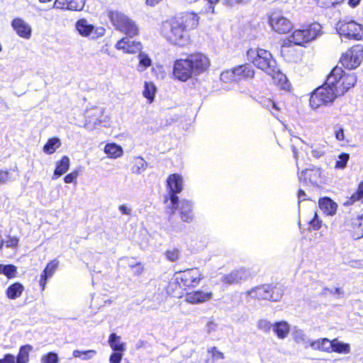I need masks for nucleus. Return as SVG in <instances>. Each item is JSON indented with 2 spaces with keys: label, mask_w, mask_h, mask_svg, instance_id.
Listing matches in <instances>:
<instances>
[{
  "label": "nucleus",
  "mask_w": 363,
  "mask_h": 363,
  "mask_svg": "<svg viewBox=\"0 0 363 363\" xmlns=\"http://www.w3.org/2000/svg\"><path fill=\"white\" fill-rule=\"evenodd\" d=\"M200 18L194 11H184L166 21L163 35L167 41L178 47H185L191 43L189 31L196 28Z\"/></svg>",
  "instance_id": "f257e3e1"
},
{
  "label": "nucleus",
  "mask_w": 363,
  "mask_h": 363,
  "mask_svg": "<svg viewBox=\"0 0 363 363\" xmlns=\"http://www.w3.org/2000/svg\"><path fill=\"white\" fill-rule=\"evenodd\" d=\"M210 67V60L202 52H194L186 55L185 58L174 61L172 74L174 78L186 82L194 74L198 75L207 71Z\"/></svg>",
  "instance_id": "f03ea898"
},
{
  "label": "nucleus",
  "mask_w": 363,
  "mask_h": 363,
  "mask_svg": "<svg viewBox=\"0 0 363 363\" xmlns=\"http://www.w3.org/2000/svg\"><path fill=\"white\" fill-rule=\"evenodd\" d=\"M204 277L197 267L177 272L166 286L167 294L173 298H180L184 292L198 286Z\"/></svg>",
  "instance_id": "7ed1b4c3"
},
{
  "label": "nucleus",
  "mask_w": 363,
  "mask_h": 363,
  "mask_svg": "<svg viewBox=\"0 0 363 363\" xmlns=\"http://www.w3.org/2000/svg\"><path fill=\"white\" fill-rule=\"evenodd\" d=\"M357 83V76L346 72L341 67H334L326 79V84L330 86L339 96H343Z\"/></svg>",
  "instance_id": "20e7f679"
},
{
  "label": "nucleus",
  "mask_w": 363,
  "mask_h": 363,
  "mask_svg": "<svg viewBox=\"0 0 363 363\" xmlns=\"http://www.w3.org/2000/svg\"><path fill=\"white\" fill-rule=\"evenodd\" d=\"M323 33L322 26L313 21L310 23L301 25L300 28L294 29L289 35V39L294 45L306 47L308 43L315 40Z\"/></svg>",
  "instance_id": "39448f33"
},
{
  "label": "nucleus",
  "mask_w": 363,
  "mask_h": 363,
  "mask_svg": "<svg viewBox=\"0 0 363 363\" xmlns=\"http://www.w3.org/2000/svg\"><path fill=\"white\" fill-rule=\"evenodd\" d=\"M168 193L164 196V203H167L166 212L169 216H173L178 207L179 196L177 195L183 189V179L179 174H169L167 179Z\"/></svg>",
  "instance_id": "423d86ee"
},
{
  "label": "nucleus",
  "mask_w": 363,
  "mask_h": 363,
  "mask_svg": "<svg viewBox=\"0 0 363 363\" xmlns=\"http://www.w3.org/2000/svg\"><path fill=\"white\" fill-rule=\"evenodd\" d=\"M247 57L250 63L266 73L274 68L277 64L272 53L262 48H250L247 51Z\"/></svg>",
  "instance_id": "0eeeda50"
},
{
  "label": "nucleus",
  "mask_w": 363,
  "mask_h": 363,
  "mask_svg": "<svg viewBox=\"0 0 363 363\" xmlns=\"http://www.w3.org/2000/svg\"><path fill=\"white\" fill-rule=\"evenodd\" d=\"M108 18L115 28L126 35L133 38L139 35L136 23L125 13L118 11H111Z\"/></svg>",
  "instance_id": "6e6552de"
},
{
  "label": "nucleus",
  "mask_w": 363,
  "mask_h": 363,
  "mask_svg": "<svg viewBox=\"0 0 363 363\" xmlns=\"http://www.w3.org/2000/svg\"><path fill=\"white\" fill-rule=\"evenodd\" d=\"M336 29L340 36L347 39L363 40V24L352 18L340 19L336 24Z\"/></svg>",
  "instance_id": "1a4fd4ad"
},
{
  "label": "nucleus",
  "mask_w": 363,
  "mask_h": 363,
  "mask_svg": "<svg viewBox=\"0 0 363 363\" xmlns=\"http://www.w3.org/2000/svg\"><path fill=\"white\" fill-rule=\"evenodd\" d=\"M337 97V93L325 83L316 88L311 94L309 103L312 108L316 109L332 104Z\"/></svg>",
  "instance_id": "9d476101"
},
{
  "label": "nucleus",
  "mask_w": 363,
  "mask_h": 363,
  "mask_svg": "<svg viewBox=\"0 0 363 363\" xmlns=\"http://www.w3.org/2000/svg\"><path fill=\"white\" fill-rule=\"evenodd\" d=\"M247 294L258 300L279 301L283 296V291L277 285L265 284L251 289Z\"/></svg>",
  "instance_id": "9b49d317"
},
{
  "label": "nucleus",
  "mask_w": 363,
  "mask_h": 363,
  "mask_svg": "<svg viewBox=\"0 0 363 363\" xmlns=\"http://www.w3.org/2000/svg\"><path fill=\"white\" fill-rule=\"evenodd\" d=\"M255 71L249 63L238 65L234 68L221 73V80L225 82H238L254 77Z\"/></svg>",
  "instance_id": "f8f14e48"
},
{
  "label": "nucleus",
  "mask_w": 363,
  "mask_h": 363,
  "mask_svg": "<svg viewBox=\"0 0 363 363\" xmlns=\"http://www.w3.org/2000/svg\"><path fill=\"white\" fill-rule=\"evenodd\" d=\"M362 59L363 46L357 44L352 46L342 54L340 62L346 69H353L359 66Z\"/></svg>",
  "instance_id": "ddd939ff"
},
{
  "label": "nucleus",
  "mask_w": 363,
  "mask_h": 363,
  "mask_svg": "<svg viewBox=\"0 0 363 363\" xmlns=\"http://www.w3.org/2000/svg\"><path fill=\"white\" fill-rule=\"evenodd\" d=\"M267 22L274 32L281 35L289 33L293 28L291 21L277 11L270 13Z\"/></svg>",
  "instance_id": "4468645a"
},
{
  "label": "nucleus",
  "mask_w": 363,
  "mask_h": 363,
  "mask_svg": "<svg viewBox=\"0 0 363 363\" xmlns=\"http://www.w3.org/2000/svg\"><path fill=\"white\" fill-rule=\"evenodd\" d=\"M75 28L83 37H89L93 33H96L93 38H98L104 35L105 29L103 28H96L92 24H89L86 18H80L75 23Z\"/></svg>",
  "instance_id": "2eb2a0df"
},
{
  "label": "nucleus",
  "mask_w": 363,
  "mask_h": 363,
  "mask_svg": "<svg viewBox=\"0 0 363 363\" xmlns=\"http://www.w3.org/2000/svg\"><path fill=\"white\" fill-rule=\"evenodd\" d=\"M291 40L289 38L288 42H284L281 46V56L288 62H296L301 60L302 54L295 48Z\"/></svg>",
  "instance_id": "dca6fc26"
},
{
  "label": "nucleus",
  "mask_w": 363,
  "mask_h": 363,
  "mask_svg": "<svg viewBox=\"0 0 363 363\" xmlns=\"http://www.w3.org/2000/svg\"><path fill=\"white\" fill-rule=\"evenodd\" d=\"M184 301L190 304H200L210 301L213 298L211 291H204L201 289L184 292Z\"/></svg>",
  "instance_id": "f3484780"
},
{
  "label": "nucleus",
  "mask_w": 363,
  "mask_h": 363,
  "mask_svg": "<svg viewBox=\"0 0 363 363\" xmlns=\"http://www.w3.org/2000/svg\"><path fill=\"white\" fill-rule=\"evenodd\" d=\"M115 47L117 50H122L124 53L127 54H136L143 49L140 42L130 40L127 37H123L119 40L116 43Z\"/></svg>",
  "instance_id": "a211bd4d"
},
{
  "label": "nucleus",
  "mask_w": 363,
  "mask_h": 363,
  "mask_svg": "<svg viewBox=\"0 0 363 363\" xmlns=\"http://www.w3.org/2000/svg\"><path fill=\"white\" fill-rule=\"evenodd\" d=\"M86 0H55L53 7L60 10L80 11L84 9Z\"/></svg>",
  "instance_id": "6ab92c4d"
},
{
  "label": "nucleus",
  "mask_w": 363,
  "mask_h": 363,
  "mask_svg": "<svg viewBox=\"0 0 363 363\" xmlns=\"http://www.w3.org/2000/svg\"><path fill=\"white\" fill-rule=\"evenodd\" d=\"M267 74L271 76L274 83L281 89H290V83L285 74L279 68L277 63L274 65V68L271 69Z\"/></svg>",
  "instance_id": "aec40b11"
},
{
  "label": "nucleus",
  "mask_w": 363,
  "mask_h": 363,
  "mask_svg": "<svg viewBox=\"0 0 363 363\" xmlns=\"http://www.w3.org/2000/svg\"><path fill=\"white\" fill-rule=\"evenodd\" d=\"M247 277V272L246 269L240 268L223 276L221 281L226 286L234 285L240 283L242 280L245 279Z\"/></svg>",
  "instance_id": "412c9836"
},
{
  "label": "nucleus",
  "mask_w": 363,
  "mask_h": 363,
  "mask_svg": "<svg viewBox=\"0 0 363 363\" xmlns=\"http://www.w3.org/2000/svg\"><path fill=\"white\" fill-rule=\"evenodd\" d=\"M177 210H178L179 217L183 222L190 223L193 220V203L191 201L187 199L179 201Z\"/></svg>",
  "instance_id": "4be33fe9"
},
{
  "label": "nucleus",
  "mask_w": 363,
  "mask_h": 363,
  "mask_svg": "<svg viewBox=\"0 0 363 363\" xmlns=\"http://www.w3.org/2000/svg\"><path fill=\"white\" fill-rule=\"evenodd\" d=\"M101 117L102 111L97 108L86 110L84 114V127L94 128L102 122Z\"/></svg>",
  "instance_id": "5701e85b"
},
{
  "label": "nucleus",
  "mask_w": 363,
  "mask_h": 363,
  "mask_svg": "<svg viewBox=\"0 0 363 363\" xmlns=\"http://www.w3.org/2000/svg\"><path fill=\"white\" fill-rule=\"evenodd\" d=\"M347 230L352 237L359 239L363 237V213L352 218L347 223Z\"/></svg>",
  "instance_id": "b1692460"
},
{
  "label": "nucleus",
  "mask_w": 363,
  "mask_h": 363,
  "mask_svg": "<svg viewBox=\"0 0 363 363\" xmlns=\"http://www.w3.org/2000/svg\"><path fill=\"white\" fill-rule=\"evenodd\" d=\"M59 265L57 259H55L48 262L40 274L39 279V285L40 286L41 291H43L45 289L47 280L50 278L57 270Z\"/></svg>",
  "instance_id": "393cba45"
},
{
  "label": "nucleus",
  "mask_w": 363,
  "mask_h": 363,
  "mask_svg": "<svg viewBox=\"0 0 363 363\" xmlns=\"http://www.w3.org/2000/svg\"><path fill=\"white\" fill-rule=\"evenodd\" d=\"M11 26L18 35L28 39L31 36V27L22 18H15L11 21Z\"/></svg>",
  "instance_id": "a878e982"
},
{
  "label": "nucleus",
  "mask_w": 363,
  "mask_h": 363,
  "mask_svg": "<svg viewBox=\"0 0 363 363\" xmlns=\"http://www.w3.org/2000/svg\"><path fill=\"white\" fill-rule=\"evenodd\" d=\"M319 208L328 216H333L336 213L337 204L329 197H323L318 201Z\"/></svg>",
  "instance_id": "bb28decb"
},
{
  "label": "nucleus",
  "mask_w": 363,
  "mask_h": 363,
  "mask_svg": "<svg viewBox=\"0 0 363 363\" xmlns=\"http://www.w3.org/2000/svg\"><path fill=\"white\" fill-rule=\"evenodd\" d=\"M69 158L67 155H64L56 162V167L52 176V179H57L64 174H65L69 168Z\"/></svg>",
  "instance_id": "cd10ccee"
},
{
  "label": "nucleus",
  "mask_w": 363,
  "mask_h": 363,
  "mask_svg": "<svg viewBox=\"0 0 363 363\" xmlns=\"http://www.w3.org/2000/svg\"><path fill=\"white\" fill-rule=\"evenodd\" d=\"M361 201L363 203V181H361L356 190L350 196H347L343 203L345 206H350Z\"/></svg>",
  "instance_id": "c85d7f7f"
},
{
  "label": "nucleus",
  "mask_w": 363,
  "mask_h": 363,
  "mask_svg": "<svg viewBox=\"0 0 363 363\" xmlns=\"http://www.w3.org/2000/svg\"><path fill=\"white\" fill-rule=\"evenodd\" d=\"M259 102L262 106L269 110L270 112L276 116L279 115L281 110V107L277 102L266 96H259Z\"/></svg>",
  "instance_id": "c756f323"
},
{
  "label": "nucleus",
  "mask_w": 363,
  "mask_h": 363,
  "mask_svg": "<svg viewBox=\"0 0 363 363\" xmlns=\"http://www.w3.org/2000/svg\"><path fill=\"white\" fill-rule=\"evenodd\" d=\"M290 325L285 321H277L273 324V330L278 338L284 339L286 338L290 332Z\"/></svg>",
  "instance_id": "7c9ffc66"
},
{
  "label": "nucleus",
  "mask_w": 363,
  "mask_h": 363,
  "mask_svg": "<svg viewBox=\"0 0 363 363\" xmlns=\"http://www.w3.org/2000/svg\"><path fill=\"white\" fill-rule=\"evenodd\" d=\"M24 291L23 285L18 282H14L9 285L6 290V295L8 298L13 300L19 298Z\"/></svg>",
  "instance_id": "2f4dec72"
},
{
  "label": "nucleus",
  "mask_w": 363,
  "mask_h": 363,
  "mask_svg": "<svg viewBox=\"0 0 363 363\" xmlns=\"http://www.w3.org/2000/svg\"><path fill=\"white\" fill-rule=\"evenodd\" d=\"M311 346L314 349L321 352L331 353L332 350V340L323 337L313 341Z\"/></svg>",
  "instance_id": "473e14b6"
},
{
  "label": "nucleus",
  "mask_w": 363,
  "mask_h": 363,
  "mask_svg": "<svg viewBox=\"0 0 363 363\" xmlns=\"http://www.w3.org/2000/svg\"><path fill=\"white\" fill-rule=\"evenodd\" d=\"M104 151L107 155L108 157L111 159L118 158L123 154L121 146L114 143H107L104 147Z\"/></svg>",
  "instance_id": "72a5a7b5"
},
{
  "label": "nucleus",
  "mask_w": 363,
  "mask_h": 363,
  "mask_svg": "<svg viewBox=\"0 0 363 363\" xmlns=\"http://www.w3.org/2000/svg\"><path fill=\"white\" fill-rule=\"evenodd\" d=\"M351 347L349 343L339 341L337 338L332 340V352L347 354L350 352Z\"/></svg>",
  "instance_id": "f704fd0d"
},
{
  "label": "nucleus",
  "mask_w": 363,
  "mask_h": 363,
  "mask_svg": "<svg viewBox=\"0 0 363 363\" xmlns=\"http://www.w3.org/2000/svg\"><path fill=\"white\" fill-rule=\"evenodd\" d=\"M207 353L210 358L207 359L205 363H214L216 362L224 360L225 354L220 351L216 346L211 347L207 350Z\"/></svg>",
  "instance_id": "c9c22d12"
},
{
  "label": "nucleus",
  "mask_w": 363,
  "mask_h": 363,
  "mask_svg": "<svg viewBox=\"0 0 363 363\" xmlns=\"http://www.w3.org/2000/svg\"><path fill=\"white\" fill-rule=\"evenodd\" d=\"M108 343L113 351L124 352L125 350V343L122 342L121 337L116 333H111L108 337Z\"/></svg>",
  "instance_id": "e433bc0d"
},
{
  "label": "nucleus",
  "mask_w": 363,
  "mask_h": 363,
  "mask_svg": "<svg viewBox=\"0 0 363 363\" xmlns=\"http://www.w3.org/2000/svg\"><path fill=\"white\" fill-rule=\"evenodd\" d=\"M61 141L58 138H50L44 145L43 150L45 154H53L61 146Z\"/></svg>",
  "instance_id": "4c0bfd02"
},
{
  "label": "nucleus",
  "mask_w": 363,
  "mask_h": 363,
  "mask_svg": "<svg viewBox=\"0 0 363 363\" xmlns=\"http://www.w3.org/2000/svg\"><path fill=\"white\" fill-rule=\"evenodd\" d=\"M33 347L30 345H25L19 348V351L16 357V363H28L30 359V352Z\"/></svg>",
  "instance_id": "58836bf2"
},
{
  "label": "nucleus",
  "mask_w": 363,
  "mask_h": 363,
  "mask_svg": "<svg viewBox=\"0 0 363 363\" xmlns=\"http://www.w3.org/2000/svg\"><path fill=\"white\" fill-rule=\"evenodd\" d=\"M147 167V162L141 157H136L132 161L131 172L140 174L143 172Z\"/></svg>",
  "instance_id": "ea45409f"
},
{
  "label": "nucleus",
  "mask_w": 363,
  "mask_h": 363,
  "mask_svg": "<svg viewBox=\"0 0 363 363\" xmlns=\"http://www.w3.org/2000/svg\"><path fill=\"white\" fill-rule=\"evenodd\" d=\"M17 172V167L0 169V184H6L13 180L15 177L14 173Z\"/></svg>",
  "instance_id": "a19ab883"
},
{
  "label": "nucleus",
  "mask_w": 363,
  "mask_h": 363,
  "mask_svg": "<svg viewBox=\"0 0 363 363\" xmlns=\"http://www.w3.org/2000/svg\"><path fill=\"white\" fill-rule=\"evenodd\" d=\"M0 274L5 275L9 279L15 278L17 274V267L12 264H0Z\"/></svg>",
  "instance_id": "79ce46f5"
},
{
  "label": "nucleus",
  "mask_w": 363,
  "mask_h": 363,
  "mask_svg": "<svg viewBox=\"0 0 363 363\" xmlns=\"http://www.w3.org/2000/svg\"><path fill=\"white\" fill-rule=\"evenodd\" d=\"M155 92L156 88L153 83L147 82H145L143 95L145 99H147L148 103L151 104L153 102Z\"/></svg>",
  "instance_id": "37998d69"
},
{
  "label": "nucleus",
  "mask_w": 363,
  "mask_h": 363,
  "mask_svg": "<svg viewBox=\"0 0 363 363\" xmlns=\"http://www.w3.org/2000/svg\"><path fill=\"white\" fill-rule=\"evenodd\" d=\"M164 255L167 260L171 262H175L180 259L181 251L177 247H173L171 249H167L164 252Z\"/></svg>",
  "instance_id": "c03bdc74"
},
{
  "label": "nucleus",
  "mask_w": 363,
  "mask_h": 363,
  "mask_svg": "<svg viewBox=\"0 0 363 363\" xmlns=\"http://www.w3.org/2000/svg\"><path fill=\"white\" fill-rule=\"evenodd\" d=\"M96 354V352L94 350H89L85 351H81L75 350L72 352V355L75 358H81L84 360L91 359L94 355Z\"/></svg>",
  "instance_id": "a18cd8bd"
},
{
  "label": "nucleus",
  "mask_w": 363,
  "mask_h": 363,
  "mask_svg": "<svg viewBox=\"0 0 363 363\" xmlns=\"http://www.w3.org/2000/svg\"><path fill=\"white\" fill-rule=\"evenodd\" d=\"M350 154L346 152H342L337 157V160L335 162V167L337 169H345L350 160Z\"/></svg>",
  "instance_id": "49530a36"
},
{
  "label": "nucleus",
  "mask_w": 363,
  "mask_h": 363,
  "mask_svg": "<svg viewBox=\"0 0 363 363\" xmlns=\"http://www.w3.org/2000/svg\"><path fill=\"white\" fill-rule=\"evenodd\" d=\"M322 226V220L318 218L316 211H314L313 218L308 221L309 230H318Z\"/></svg>",
  "instance_id": "de8ad7c7"
},
{
  "label": "nucleus",
  "mask_w": 363,
  "mask_h": 363,
  "mask_svg": "<svg viewBox=\"0 0 363 363\" xmlns=\"http://www.w3.org/2000/svg\"><path fill=\"white\" fill-rule=\"evenodd\" d=\"M318 6L329 9L343 3L344 0H315Z\"/></svg>",
  "instance_id": "09e8293b"
},
{
  "label": "nucleus",
  "mask_w": 363,
  "mask_h": 363,
  "mask_svg": "<svg viewBox=\"0 0 363 363\" xmlns=\"http://www.w3.org/2000/svg\"><path fill=\"white\" fill-rule=\"evenodd\" d=\"M42 363H58L59 357L56 352H49L41 357Z\"/></svg>",
  "instance_id": "8fccbe9b"
},
{
  "label": "nucleus",
  "mask_w": 363,
  "mask_h": 363,
  "mask_svg": "<svg viewBox=\"0 0 363 363\" xmlns=\"http://www.w3.org/2000/svg\"><path fill=\"white\" fill-rule=\"evenodd\" d=\"M138 57L140 60V61H139L140 66H141L144 68H147V67H149L150 66H151L152 60L147 54H145L144 52H141V51H140L138 54Z\"/></svg>",
  "instance_id": "3c124183"
},
{
  "label": "nucleus",
  "mask_w": 363,
  "mask_h": 363,
  "mask_svg": "<svg viewBox=\"0 0 363 363\" xmlns=\"http://www.w3.org/2000/svg\"><path fill=\"white\" fill-rule=\"evenodd\" d=\"M130 269L133 270V274L134 276L139 277L144 272V265L140 262H137L134 264H131L129 265Z\"/></svg>",
  "instance_id": "603ef678"
},
{
  "label": "nucleus",
  "mask_w": 363,
  "mask_h": 363,
  "mask_svg": "<svg viewBox=\"0 0 363 363\" xmlns=\"http://www.w3.org/2000/svg\"><path fill=\"white\" fill-rule=\"evenodd\" d=\"M79 176V171L78 170H74L71 172L70 173L67 174L64 177V182L66 184H70L72 182H76L77 178Z\"/></svg>",
  "instance_id": "864d4df0"
},
{
  "label": "nucleus",
  "mask_w": 363,
  "mask_h": 363,
  "mask_svg": "<svg viewBox=\"0 0 363 363\" xmlns=\"http://www.w3.org/2000/svg\"><path fill=\"white\" fill-rule=\"evenodd\" d=\"M123 355V352L113 351V352L110 355V363H121Z\"/></svg>",
  "instance_id": "5fc2aeb1"
},
{
  "label": "nucleus",
  "mask_w": 363,
  "mask_h": 363,
  "mask_svg": "<svg viewBox=\"0 0 363 363\" xmlns=\"http://www.w3.org/2000/svg\"><path fill=\"white\" fill-rule=\"evenodd\" d=\"M272 328V324L270 322L263 320H260L258 323V328L264 331V332H269Z\"/></svg>",
  "instance_id": "6e6d98bb"
},
{
  "label": "nucleus",
  "mask_w": 363,
  "mask_h": 363,
  "mask_svg": "<svg viewBox=\"0 0 363 363\" xmlns=\"http://www.w3.org/2000/svg\"><path fill=\"white\" fill-rule=\"evenodd\" d=\"M0 363H16V357L12 354H5L3 358L0 359Z\"/></svg>",
  "instance_id": "4d7b16f0"
},
{
  "label": "nucleus",
  "mask_w": 363,
  "mask_h": 363,
  "mask_svg": "<svg viewBox=\"0 0 363 363\" xmlns=\"http://www.w3.org/2000/svg\"><path fill=\"white\" fill-rule=\"evenodd\" d=\"M18 244V239L16 237L9 238L6 240V245L8 247H16Z\"/></svg>",
  "instance_id": "13d9d810"
},
{
  "label": "nucleus",
  "mask_w": 363,
  "mask_h": 363,
  "mask_svg": "<svg viewBox=\"0 0 363 363\" xmlns=\"http://www.w3.org/2000/svg\"><path fill=\"white\" fill-rule=\"evenodd\" d=\"M335 138L338 141H343L345 138V133H344V129L342 128H338L336 131H335Z\"/></svg>",
  "instance_id": "bf43d9fd"
},
{
  "label": "nucleus",
  "mask_w": 363,
  "mask_h": 363,
  "mask_svg": "<svg viewBox=\"0 0 363 363\" xmlns=\"http://www.w3.org/2000/svg\"><path fill=\"white\" fill-rule=\"evenodd\" d=\"M311 152L313 156L316 158H320L325 155V151L323 150L313 149Z\"/></svg>",
  "instance_id": "052dcab7"
},
{
  "label": "nucleus",
  "mask_w": 363,
  "mask_h": 363,
  "mask_svg": "<svg viewBox=\"0 0 363 363\" xmlns=\"http://www.w3.org/2000/svg\"><path fill=\"white\" fill-rule=\"evenodd\" d=\"M119 210L122 214H124V215H130V210L129 208H128L125 205L119 206Z\"/></svg>",
  "instance_id": "680f3d73"
},
{
  "label": "nucleus",
  "mask_w": 363,
  "mask_h": 363,
  "mask_svg": "<svg viewBox=\"0 0 363 363\" xmlns=\"http://www.w3.org/2000/svg\"><path fill=\"white\" fill-rule=\"evenodd\" d=\"M306 194L305 191L303 189H300L298 191V197L299 201L306 200Z\"/></svg>",
  "instance_id": "e2e57ef3"
},
{
  "label": "nucleus",
  "mask_w": 363,
  "mask_h": 363,
  "mask_svg": "<svg viewBox=\"0 0 363 363\" xmlns=\"http://www.w3.org/2000/svg\"><path fill=\"white\" fill-rule=\"evenodd\" d=\"M360 1L361 0H349L348 4L350 7L355 8L359 4Z\"/></svg>",
  "instance_id": "0e129e2a"
},
{
  "label": "nucleus",
  "mask_w": 363,
  "mask_h": 363,
  "mask_svg": "<svg viewBox=\"0 0 363 363\" xmlns=\"http://www.w3.org/2000/svg\"><path fill=\"white\" fill-rule=\"evenodd\" d=\"M335 292H336L337 294H341V293H342V292H341V290H340V288H336V289H335Z\"/></svg>",
  "instance_id": "69168bd1"
},
{
  "label": "nucleus",
  "mask_w": 363,
  "mask_h": 363,
  "mask_svg": "<svg viewBox=\"0 0 363 363\" xmlns=\"http://www.w3.org/2000/svg\"><path fill=\"white\" fill-rule=\"evenodd\" d=\"M308 169H306L305 171H303V173L304 174H306L308 173Z\"/></svg>",
  "instance_id": "338daca9"
}]
</instances>
